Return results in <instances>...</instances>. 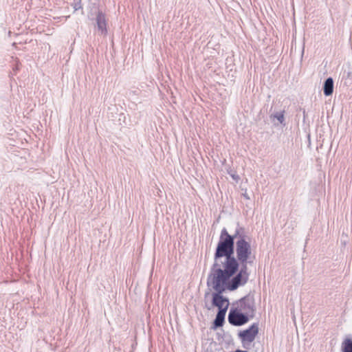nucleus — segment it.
<instances>
[{"mask_svg":"<svg viewBox=\"0 0 352 352\" xmlns=\"http://www.w3.org/2000/svg\"><path fill=\"white\" fill-rule=\"evenodd\" d=\"M234 252V239L226 229L221 231L214 257V263L208 278V285L216 293L212 294V304L219 311H227L229 300L221 294L232 292L244 285L248 274L239 271V264L232 256Z\"/></svg>","mask_w":352,"mask_h":352,"instance_id":"nucleus-1","label":"nucleus"},{"mask_svg":"<svg viewBox=\"0 0 352 352\" xmlns=\"http://www.w3.org/2000/svg\"><path fill=\"white\" fill-rule=\"evenodd\" d=\"M236 256L237 261L242 265L243 269L241 271L246 272L247 265H252L255 261V254L251 245V240L247 236H239L235 245ZM239 265V263H238Z\"/></svg>","mask_w":352,"mask_h":352,"instance_id":"nucleus-2","label":"nucleus"},{"mask_svg":"<svg viewBox=\"0 0 352 352\" xmlns=\"http://www.w3.org/2000/svg\"><path fill=\"white\" fill-rule=\"evenodd\" d=\"M234 352H248L247 351L236 350Z\"/></svg>","mask_w":352,"mask_h":352,"instance_id":"nucleus-13","label":"nucleus"},{"mask_svg":"<svg viewBox=\"0 0 352 352\" xmlns=\"http://www.w3.org/2000/svg\"><path fill=\"white\" fill-rule=\"evenodd\" d=\"M226 311H219L214 320L215 326L220 327L222 325L226 316Z\"/></svg>","mask_w":352,"mask_h":352,"instance_id":"nucleus-8","label":"nucleus"},{"mask_svg":"<svg viewBox=\"0 0 352 352\" xmlns=\"http://www.w3.org/2000/svg\"><path fill=\"white\" fill-rule=\"evenodd\" d=\"M324 94L326 96H331L333 92V80L332 78H328L324 82Z\"/></svg>","mask_w":352,"mask_h":352,"instance_id":"nucleus-6","label":"nucleus"},{"mask_svg":"<svg viewBox=\"0 0 352 352\" xmlns=\"http://www.w3.org/2000/svg\"><path fill=\"white\" fill-rule=\"evenodd\" d=\"M342 352H352V339L346 338L343 340L341 345Z\"/></svg>","mask_w":352,"mask_h":352,"instance_id":"nucleus-7","label":"nucleus"},{"mask_svg":"<svg viewBox=\"0 0 352 352\" xmlns=\"http://www.w3.org/2000/svg\"><path fill=\"white\" fill-rule=\"evenodd\" d=\"M243 196L247 199H250V197L247 194H243Z\"/></svg>","mask_w":352,"mask_h":352,"instance_id":"nucleus-12","label":"nucleus"},{"mask_svg":"<svg viewBox=\"0 0 352 352\" xmlns=\"http://www.w3.org/2000/svg\"><path fill=\"white\" fill-rule=\"evenodd\" d=\"M244 301L248 305L250 311L253 314L255 310L253 300L250 298H245Z\"/></svg>","mask_w":352,"mask_h":352,"instance_id":"nucleus-10","label":"nucleus"},{"mask_svg":"<svg viewBox=\"0 0 352 352\" xmlns=\"http://www.w3.org/2000/svg\"><path fill=\"white\" fill-rule=\"evenodd\" d=\"M231 177H232L233 179H234L236 182H238L239 180V175H236V174H232L231 175Z\"/></svg>","mask_w":352,"mask_h":352,"instance_id":"nucleus-11","label":"nucleus"},{"mask_svg":"<svg viewBox=\"0 0 352 352\" xmlns=\"http://www.w3.org/2000/svg\"><path fill=\"white\" fill-rule=\"evenodd\" d=\"M228 320L231 324L240 326L245 324L248 321V318L238 311H233L230 313Z\"/></svg>","mask_w":352,"mask_h":352,"instance_id":"nucleus-4","label":"nucleus"},{"mask_svg":"<svg viewBox=\"0 0 352 352\" xmlns=\"http://www.w3.org/2000/svg\"><path fill=\"white\" fill-rule=\"evenodd\" d=\"M258 333V325L256 323L252 324L248 329L241 331L239 333V337L241 340L243 346L245 349L249 348L250 343L254 340Z\"/></svg>","mask_w":352,"mask_h":352,"instance_id":"nucleus-3","label":"nucleus"},{"mask_svg":"<svg viewBox=\"0 0 352 352\" xmlns=\"http://www.w3.org/2000/svg\"><path fill=\"white\" fill-rule=\"evenodd\" d=\"M271 118L274 120L275 119L281 124H285V116L284 111L278 112L271 116Z\"/></svg>","mask_w":352,"mask_h":352,"instance_id":"nucleus-9","label":"nucleus"},{"mask_svg":"<svg viewBox=\"0 0 352 352\" xmlns=\"http://www.w3.org/2000/svg\"><path fill=\"white\" fill-rule=\"evenodd\" d=\"M96 25L100 34L106 36L107 34V21L104 15L101 12L97 14Z\"/></svg>","mask_w":352,"mask_h":352,"instance_id":"nucleus-5","label":"nucleus"}]
</instances>
